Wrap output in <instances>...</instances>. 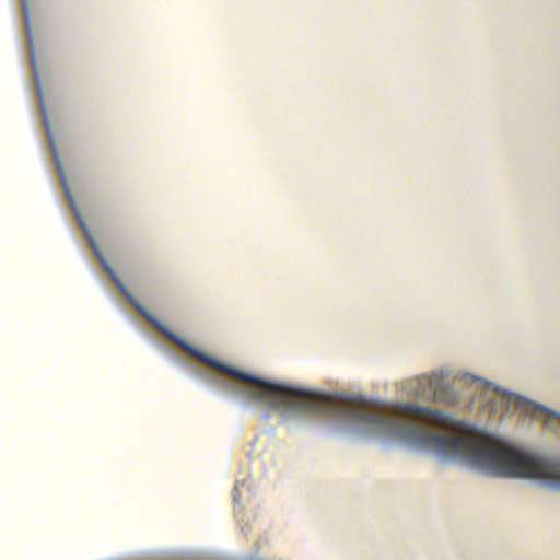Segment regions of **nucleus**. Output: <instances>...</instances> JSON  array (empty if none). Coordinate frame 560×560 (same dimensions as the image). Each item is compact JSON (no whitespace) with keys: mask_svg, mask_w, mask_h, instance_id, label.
<instances>
[{"mask_svg":"<svg viewBox=\"0 0 560 560\" xmlns=\"http://www.w3.org/2000/svg\"><path fill=\"white\" fill-rule=\"evenodd\" d=\"M468 464L495 476L528 477L560 491V462L489 436H468Z\"/></svg>","mask_w":560,"mask_h":560,"instance_id":"obj_1","label":"nucleus"},{"mask_svg":"<svg viewBox=\"0 0 560 560\" xmlns=\"http://www.w3.org/2000/svg\"><path fill=\"white\" fill-rule=\"evenodd\" d=\"M415 382L416 386L412 392L418 397L434 399L444 404H456L458 401L456 392L445 384L443 372L434 371L431 374L419 375Z\"/></svg>","mask_w":560,"mask_h":560,"instance_id":"obj_2","label":"nucleus"},{"mask_svg":"<svg viewBox=\"0 0 560 560\" xmlns=\"http://www.w3.org/2000/svg\"><path fill=\"white\" fill-rule=\"evenodd\" d=\"M398 409L410 412L415 415V417L421 418L428 421V423L436 424L438 427L448 428L454 424L451 416H447V413H444L442 410L431 409V407H422V405L410 402L398 405Z\"/></svg>","mask_w":560,"mask_h":560,"instance_id":"obj_3","label":"nucleus"},{"mask_svg":"<svg viewBox=\"0 0 560 560\" xmlns=\"http://www.w3.org/2000/svg\"><path fill=\"white\" fill-rule=\"evenodd\" d=\"M477 378L481 380V382H483L488 388H493L502 397L506 398L509 404H511V401L515 399L517 405L525 408L526 411L533 412L540 410L544 411L548 418H558L560 420L559 411L548 409V407H545V405L541 404L532 402V400H527V398H524L522 396H516V394H513V392L506 390V388L501 387V385L494 384V382L487 381V378Z\"/></svg>","mask_w":560,"mask_h":560,"instance_id":"obj_4","label":"nucleus"}]
</instances>
